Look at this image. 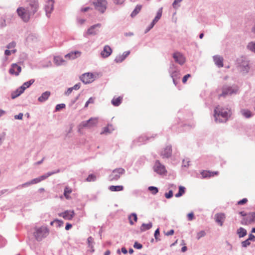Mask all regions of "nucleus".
Wrapping results in <instances>:
<instances>
[{
	"mask_svg": "<svg viewBox=\"0 0 255 255\" xmlns=\"http://www.w3.org/2000/svg\"><path fill=\"white\" fill-rule=\"evenodd\" d=\"M25 8L19 7L16 10L18 16L25 22L29 21L31 17L38 11L39 7L38 0H29Z\"/></svg>",
	"mask_w": 255,
	"mask_h": 255,
	"instance_id": "f257e3e1",
	"label": "nucleus"
},
{
	"mask_svg": "<svg viewBox=\"0 0 255 255\" xmlns=\"http://www.w3.org/2000/svg\"><path fill=\"white\" fill-rule=\"evenodd\" d=\"M232 112L228 108L217 107L214 110V117L217 123L226 122L231 116Z\"/></svg>",
	"mask_w": 255,
	"mask_h": 255,
	"instance_id": "f03ea898",
	"label": "nucleus"
},
{
	"mask_svg": "<svg viewBox=\"0 0 255 255\" xmlns=\"http://www.w3.org/2000/svg\"><path fill=\"white\" fill-rule=\"evenodd\" d=\"M168 72L172 79L174 84L177 86L179 83L181 74L180 69L173 62H171L170 63Z\"/></svg>",
	"mask_w": 255,
	"mask_h": 255,
	"instance_id": "7ed1b4c3",
	"label": "nucleus"
},
{
	"mask_svg": "<svg viewBox=\"0 0 255 255\" xmlns=\"http://www.w3.org/2000/svg\"><path fill=\"white\" fill-rule=\"evenodd\" d=\"M236 65L238 70L243 74H247L249 72L250 66L249 62L245 57H240L237 59Z\"/></svg>",
	"mask_w": 255,
	"mask_h": 255,
	"instance_id": "20e7f679",
	"label": "nucleus"
},
{
	"mask_svg": "<svg viewBox=\"0 0 255 255\" xmlns=\"http://www.w3.org/2000/svg\"><path fill=\"white\" fill-rule=\"evenodd\" d=\"M49 234V230L47 227L42 226L40 227H36L33 233V236L38 242L41 241L46 238Z\"/></svg>",
	"mask_w": 255,
	"mask_h": 255,
	"instance_id": "39448f33",
	"label": "nucleus"
},
{
	"mask_svg": "<svg viewBox=\"0 0 255 255\" xmlns=\"http://www.w3.org/2000/svg\"><path fill=\"white\" fill-rule=\"evenodd\" d=\"M157 135V134H152V135H141L136 140H134V142L138 145L145 144L147 141H151L152 140H153Z\"/></svg>",
	"mask_w": 255,
	"mask_h": 255,
	"instance_id": "423d86ee",
	"label": "nucleus"
},
{
	"mask_svg": "<svg viewBox=\"0 0 255 255\" xmlns=\"http://www.w3.org/2000/svg\"><path fill=\"white\" fill-rule=\"evenodd\" d=\"M238 91V88L236 85L229 86L225 85L222 88V93L220 95V97L226 96L227 95H231L233 94H236Z\"/></svg>",
	"mask_w": 255,
	"mask_h": 255,
	"instance_id": "0eeeda50",
	"label": "nucleus"
},
{
	"mask_svg": "<svg viewBox=\"0 0 255 255\" xmlns=\"http://www.w3.org/2000/svg\"><path fill=\"white\" fill-rule=\"evenodd\" d=\"M125 170L123 168H116L109 175V180L110 181H117L120 178L122 175L125 173Z\"/></svg>",
	"mask_w": 255,
	"mask_h": 255,
	"instance_id": "6e6552de",
	"label": "nucleus"
},
{
	"mask_svg": "<svg viewBox=\"0 0 255 255\" xmlns=\"http://www.w3.org/2000/svg\"><path fill=\"white\" fill-rule=\"evenodd\" d=\"M93 4L95 9L101 13H104L107 8V1L106 0H97L93 2Z\"/></svg>",
	"mask_w": 255,
	"mask_h": 255,
	"instance_id": "1a4fd4ad",
	"label": "nucleus"
},
{
	"mask_svg": "<svg viewBox=\"0 0 255 255\" xmlns=\"http://www.w3.org/2000/svg\"><path fill=\"white\" fill-rule=\"evenodd\" d=\"M153 168L154 171L159 175H163L167 172L165 166L158 160L155 161Z\"/></svg>",
	"mask_w": 255,
	"mask_h": 255,
	"instance_id": "9d476101",
	"label": "nucleus"
},
{
	"mask_svg": "<svg viewBox=\"0 0 255 255\" xmlns=\"http://www.w3.org/2000/svg\"><path fill=\"white\" fill-rule=\"evenodd\" d=\"M80 79L85 84H88L94 81V75L90 72L85 73L80 76Z\"/></svg>",
	"mask_w": 255,
	"mask_h": 255,
	"instance_id": "9b49d317",
	"label": "nucleus"
},
{
	"mask_svg": "<svg viewBox=\"0 0 255 255\" xmlns=\"http://www.w3.org/2000/svg\"><path fill=\"white\" fill-rule=\"evenodd\" d=\"M45 2L44 9L46 16L49 18L54 9V0H45Z\"/></svg>",
	"mask_w": 255,
	"mask_h": 255,
	"instance_id": "f8f14e48",
	"label": "nucleus"
},
{
	"mask_svg": "<svg viewBox=\"0 0 255 255\" xmlns=\"http://www.w3.org/2000/svg\"><path fill=\"white\" fill-rule=\"evenodd\" d=\"M101 27V23H97L92 25L89 28L86 33H84V36L87 37V35H96L99 32V28Z\"/></svg>",
	"mask_w": 255,
	"mask_h": 255,
	"instance_id": "ddd939ff",
	"label": "nucleus"
},
{
	"mask_svg": "<svg viewBox=\"0 0 255 255\" xmlns=\"http://www.w3.org/2000/svg\"><path fill=\"white\" fill-rule=\"evenodd\" d=\"M98 123V119L96 118H91L87 121H83L81 124V126L83 128H91L96 126Z\"/></svg>",
	"mask_w": 255,
	"mask_h": 255,
	"instance_id": "4468645a",
	"label": "nucleus"
},
{
	"mask_svg": "<svg viewBox=\"0 0 255 255\" xmlns=\"http://www.w3.org/2000/svg\"><path fill=\"white\" fill-rule=\"evenodd\" d=\"M253 223H255V212L248 213V217L244 218L241 221V224L248 225Z\"/></svg>",
	"mask_w": 255,
	"mask_h": 255,
	"instance_id": "2eb2a0df",
	"label": "nucleus"
},
{
	"mask_svg": "<svg viewBox=\"0 0 255 255\" xmlns=\"http://www.w3.org/2000/svg\"><path fill=\"white\" fill-rule=\"evenodd\" d=\"M162 12V8H160L157 11L156 15L154 18L153 19L150 25L146 28L145 33L148 32L155 24V23L161 18Z\"/></svg>",
	"mask_w": 255,
	"mask_h": 255,
	"instance_id": "dca6fc26",
	"label": "nucleus"
},
{
	"mask_svg": "<svg viewBox=\"0 0 255 255\" xmlns=\"http://www.w3.org/2000/svg\"><path fill=\"white\" fill-rule=\"evenodd\" d=\"M172 57L174 58L175 61L180 65H183L185 62L186 59L185 57L182 53L179 52H174L173 54Z\"/></svg>",
	"mask_w": 255,
	"mask_h": 255,
	"instance_id": "f3484780",
	"label": "nucleus"
},
{
	"mask_svg": "<svg viewBox=\"0 0 255 255\" xmlns=\"http://www.w3.org/2000/svg\"><path fill=\"white\" fill-rule=\"evenodd\" d=\"M172 152V146L168 145L161 151L160 156L162 158H169L171 156Z\"/></svg>",
	"mask_w": 255,
	"mask_h": 255,
	"instance_id": "a211bd4d",
	"label": "nucleus"
},
{
	"mask_svg": "<svg viewBox=\"0 0 255 255\" xmlns=\"http://www.w3.org/2000/svg\"><path fill=\"white\" fill-rule=\"evenodd\" d=\"M75 215V212L73 210H66L59 214V216L62 217L65 220H71Z\"/></svg>",
	"mask_w": 255,
	"mask_h": 255,
	"instance_id": "6ab92c4d",
	"label": "nucleus"
},
{
	"mask_svg": "<svg viewBox=\"0 0 255 255\" xmlns=\"http://www.w3.org/2000/svg\"><path fill=\"white\" fill-rule=\"evenodd\" d=\"M21 67L16 63H13L11 65V67L9 70V73L10 74L18 76L19 74V73L21 72Z\"/></svg>",
	"mask_w": 255,
	"mask_h": 255,
	"instance_id": "aec40b11",
	"label": "nucleus"
},
{
	"mask_svg": "<svg viewBox=\"0 0 255 255\" xmlns=\"http://www.w3.org/2000/svg\"><path fill=\"white\" fill-rule=\"evenodd\" d=\"M112 53V49L111 47L109 45H105L104 47L103 50L101 52V55L103 58H105L110 56Z\"/></svg>",
	"mask_w": 255,
	"mask_h": 255,
	"instance_id": "412c9836",
	"label": "nucleus"
},
{
	"mask_svg": "<svg viewBox=\"0 0 255 255\" xmlns=\"http://www.w3.org/2000/svg\"><path fill=\"white\" fill-rule=\"evenodd\" d=\"M130 51H125L122 55L120 54L116 56L114 61L116 63L122 62L130 54Z\"/></svg>",
	"mask_w": 255,
	"mask_h": 255,
	"instance_id": "4be33fe9",
	"label": "nucleus"
},
{
	"mask_svg": "<svg viewBox=\"0 0 255 255\" xmlns=\"http://www.w3.org/2000/svg\"><path fill=\"white\" fill-rule=\"evenodd\" d=\"M81 52L79 51H71L65 55V58L70 60L75 59L81 55Z\"/></svg>",
	"mask_w": 255,
	"mask_h": 255,
	"instance_id": "5701e85b",
	"label": "nucleus"
},
{
	"mask_svg": "<svg viewBox=\"0 0 255 255\" xmlns=\"http://www.w3.org/2000/svg\"><path fill=\"white\" fill-rule=\"evenodd\" d=\"M213 60L215 64L218 67H223V58L219 55H215L213 56Z\"/></svg>",
	"mask_w": 255,
	"mask_h": 255,
	"instance_id": "b1692460",
	"label": "nucleus"
},
{
	"mask_svg": "<svg viewBox=\"0 0 255 255\" xmlns=\"http://www.w3.org/2000/svg\"><path fill=\"white\" fill-rule=\"evenodd\" d=\"M215 221L220 226H222L223 224V220L225 218V215L224 213H217L215 216Z\"/></svg>",
	"mask_w": 255,
	"mask_h": 255,
	"instance_id": "393cba45",
	"label": "nucleus"
},
{
	"mask_svg": "<svg viewBox=\"0 0 255 255\" xmlns=\"http://www.w3.org/2000/svg\"><path fill=\"white\" fill-rule=\"evenodd\" d=\"M51 93L50 91H45L38 98V101L39 102L43 103L45 102L50 97Z\"/></svg>",
	"mask_w": 255,
	"mask_h": 255,
	"instance_id": "a878e982",
	"label": "nucleus"
},
{
	"mask_svg": "<svg viewBox=\"0 0 255 255\" xmlns=\"http://www.w3.org/2000/svg\"><path fill=\"white\" fill-rule=\"evenodd\" d=\"M35 81L33 79H30V80L24 82L20 87V90L22 92H24V90L29 88Z\"/></svg>",
	"mask_w": 255,
	"mask_h": 255,
	"instance_id": "bb28decb",
	"label": "nucleus"
},
{
	"mask_svg": "<svg viewBox=\"0 0 255 255\" xmlns=\"http://www.w3.org/2000/svg\"><path fill=\"white\" fill-rule=\"evenodd\" d=\"M123 100V97L121 96H119L117 98L114 97V98L111 101V103L112 105L115 107H118L121 105L122 103Z\"/></svg>",
	"mask_w": 255,
	"mask_h": 255,
	"instance_id": "cd10ccee",
	"label": "nucleus"
},
{
	"mask_svg": "<svg viewBox=\"0 0 255 255\" xmlns=\"http://www.w3.org/2000/svg\"><path fill=\"white\" fill-rule=\"evenodd\" d=\"M237 234L239 238H242L247 235V231L245 228L240 227L237 230Z\"/></svg>",
	"mask_w": 255,
	"mask_h": 255,
	"instance_id": "c85d7f7f",
	"label": "nucleus"
},
{
	"mask_svg": "<svg viewBox=\"0 0 255 255\" xmlns=\"http://www.w3.org/2000/svg\"><path fill=\"white\" fill-rule=\"evenodd\" d=\"M241 114L246 118H250L253 116L252 112L248 109H242L241 110Z\"/></svg>",
	"mask_w": 255,
	"mask_h": 255,
	"instance_id": "c756f323",
	"label": "nucleus"
},
{
	"mask_svg": "<svg viewBox=\"0 0 255 255\" xmlns=\"http://www.w3.org/2000/svg\"><path fill=\"white\" fill-rule=\"evenodd\" d=\"M109 189L112 192L121 191L124 190L122 185H111L109 187Z\"/></svg>",
	"mask_w": 255,
	"mask_h": 255,
	"instance_id": "7c9ffc66",
	"label": "nucleus"
},
{
	"mask_svg": "<svg viewBox=\"0 0 255 255\" xmlns=\"http://www.w3.org/2000/svg\"><path fill=\"white\" fill-rule=\"evenodd\" d=\"M152 227V224L151 222L148 224L143 223L140 226V230L141 232H143L150 229Z\"/></svg>",
	"mask_w": 255,
	"mask_h": 255,
	"instance_id": "2f4dec72",
	"label": "nucleus"
},
{
	"mask_svg": "<svg viewBox=\"0 0 255 255\" xmlns=\"http://www.w3.org/2000/svg\"><path fill=\"white\" fill-rule=\"evenodd\" d=\"M54 62L57 66L61 65L65 62L62 57L57 56L54 57Z\"/></svg>",
	"mask_w": 255,
	"mask_h": 255,
	"instance_id": "473e14b6",
	"label": "nucleus"
},
{
	"mask_svg": "<svg viewBox=\"0 0 255 255\" xmlns=\"http://www.w3.org/2000/svg\"><path fill=\"white\" fill-rule=\"evenodd\" d=\"M132 218H133V220H134V222L137 221V215L136 214V213H132L131 214H130L128 216L129 222L131 225H133L134 224V222H133V221L132 220Z\"/></svg>",
	"mask_w": 255,
	"mask_h": 255,
	"instance_id": "72a5a7b5",
	"label": "nucleus"
},
{
	"mask_svg": "<svg viewBox=\"0 0 255 255\" xmlns=\"http://www.w3.org/2000/svg\"><path fill=\"white\" fill-rule=\"evenodd\" d=\"M185 192V188L183 186H180L179 187V190L178 193L175 194V197L179 198L182 196Z\"/></svg>",
	"mask_w": 255,
	"mask_h": 255,
	"instance_id": "f704fd0d",
	"label": "nucleus"
},
{
	"mask_svg": "<svg viewBox=\"0 0 255 255\" xmlns=\"http://www.w3.org/2000/svg\"><path fill=\"white\" fill-rule=\"evenodd\" d=\"M23 92L21 91L20 87H19L16 91L11 93V98L12 99L16 98L20 96Z\"/></svg>",
	"mask_w": 255,
	"mask_h": 255,
	"instance_id": "c9c22d12",
	"label": "nucleus"
},
{
	"mask_svg": "<svg viewBox=\"0 0 255 255\" xmlns=\"http://www.w3.org/2000/svg\"><path fill=\"white\" fill-rule=\"evenodd\" d=\"M202 178H208L212 177V173L210 171L203 170L201 172Z\"/></svg>",
	"mask_w": 255,
	"mask_h": 255,
	"instance_id": "e433bc0d",
	"label": "nucleus"
},
{
	"mask_svg": "<svg viewBox=\"0 0 255 255\" xmlns=\"http://www.w3.org/2000/svg\"><path fill=\"white\" fill-rule=\"evenodd\" d=\"M141 8V5H137L131 12L130 16L132 17H134L140 11Z\"/></svg>",
	"mask_w": 255,
	"mask_h": 255,
	"instance_id": "4c0bfd02",
	"label": "nucleus"
},
{
	"mask_svg": "<svg viewBox=\"0 0 255 255\" xmlns=\"http://www.w3.org/2000/svg\"><path fill=\"white\" fill-rule=\"evenodd\" d=\"M148 190L153 195H156L158 192V188L155 186L148 187Z\"/></svg>",
	"mask_w": 255,
	"mask_h": 255,
	"instance_id": "58836bf2",
	"label": "nucleus"
},
{
	"mask_svg": "<svg viewBox=\"0 0 255 255\" xmlns=\"http://www.w3.org/2000/svg\"><path fill=\"white\" fill-rule=\"evenodd\" d=\"M183 0H174L172 4L173 7L175 9H178L180 6L179 3H180Z\"/></svg>",
	"mask_w": 255,
	"mask_h": 255,
	"instance_id": "ea45409f",
	"label": "nucleus"
},
{
	"mask_svg": "<svg viewBox=\"0 0 255 255\" xmlns=\"http://www.w3.org/2000/svg\"><path fill=\"white\" fill-rule=\"evenodd\" d=\"M72 192V190L69 187L66 186L65 187L64 190V195L66 199L69 198L68 194H70Z\"/></svg>",
	"mask_w": 255,
	"mask_h": 255,
	"instance_id": "a19ab883",
	"label": "nucleus"
},
{
	"mask_svg": "<svg viewBox=\"0 0 255 255\" xmlns=\"http://www.w3.org/2000/svg\"><path fill=\"white\" fill-rule=\"evenodd\" d=\"M247 47L249 50L255 53V42H250Z\"/></svg>",
	"mask_w": 255,
	"mask_h": 255,
	"instance_id": "79ce46f5",
	"label": "nucleus"
},
{
	"mask_svg": "<svg viewBox=\"0 0 255 255\" xmlns=\"http://www.w3.org/2000/svg\"><path fill=\"white\" fill-rule=\"evenodd\" d=\"M96 179V176L93 174H91L89 175V176L86 178V181L88 182H92L95 181Z\"/></svg>",
	"mask_w": 255,
	"mask_h": 255,
	"instance_id": "37998d69",
	"label": "nucleus"
},
{
	"mask_svg": "<svg viewBox=\"0 0 255 255\" xmlns=\"http://www.w3.org/2000/svg\"><path fill=\"white\" fill-rule=\"evenodd\" d=\"M31 185H32V183H31V180H30L29 181L26 182H25L24 183H23V184H22L21 185H18L17 187V189H20V188H24V187H28V186H30Z\"/></svg>",
	"mask_w": 255,
	"mask_h": 255,
	"instance_id": "c03bdc74",
	"label": "nucleus"
},
{
	"mask_svg": "<svg viewBox=\"0 0 255 255\" xmlns=\"http://www.w3.org/2000/svg\"><path fill=\"white\" fill-rule=\"evenodd\" d=\"M159 235H160L159 229L157 228L155 231V232H154V238H155V240H156V242H158V241H159L160 240V239L158 238V236H159Z\"/></svg>",
	"mask_w": 255,
	"mask_h": 255,
	"instance_id": "a18cd8bd",
	"label": "nucleus"
},
{
	"mask_svg": "<svg viewBox=\"0 0 255 255\" xmlns=\"http://www.w3.org/2000/svg\"><path fill=\"white\" fill-rule=\"evenodd\" d=\"M251 245V242L248 239L242 242L241 245L243 248H247Z\"/></svg>",
	"mask_w": 255,
	"mask_h": 255,
	"instance_id": "49530a36",
	"label": "nucleus"
},
{
	"mask_svg": "<svg viewBox=\"0 0 255 255\" xmlns=\"http://www.w3.org/2000/svg\"><path fill=\"white\" fill-rule=\"evenodd\" d=\"M66 107L64 104H57L55 107V111H59L60 110L65 108Z\"/></svg>",
	"mask_w": 255,
	"mask_h": 255,
	"instance_id": "de8ad7c7",
	"label": "nucleus"
},
{
	"mask_svg": "<svg viewBox=\"0 0 255 255\" xmlns=\"http://www.w3.org/2000/svg\"><path fill=\"white\" fill-rule=\"evenodd\" d=\"M143 247V246L140 243H139L137 242H135L133 244V248L138 250L141 249Z\"/></svg>",
	"mask_w": 255,
	"mask_h": 255,
	"instance_id": "09e8293b",
	"label": "nucleus"
},
{
	"mask_svg": "<svg viewBox=\"0 0 255 255\" xmlns=\"http://www.w3.org/2000/svg\"><path fill=\"white\" fill-rule=\"evenodd\" d=\"M50 176V174H49L48 172L38 177L40 180V182L46 179L47 178H48V177Z\"/></svg>",
	"mask_w": 255,
	"mask_h": 255,
	"instance_id": "8fccbe9b",
	"label": "nucleus"
},
{
	"mask_svg": "<svg viewBox=\"0 0 255 255\" xmlns=\"http://www.w3.org/2000/svg\"><path fill=\"white\" fill-rule=\"evenodd\" d=\"M206 235V233L204 231H201L200 232H198L197 235V239L198 240H199L202 237H204Z\"/></svg>",
	"mask_w": 255,
	"mask_h": 255,
	"instance_id": "3c124183",
	"label": "nucleus"
},
{
	"mask_svg": "<svg viewBox=\"0 0 255 255\" xmlns=\"http://www.w3.org/2000/svg\"><path fill=\"white\" fill-rule=\"evenodd\" d=\"M95 98L93 97L90 98L86 102L84 108L88 107L89 104H93L94 103Z\"/></svg>",
	"mask_w": 255,
	"mask_h": 255,
	"instance_id": "603ef678",
	"label": "nucleus"
},
{
	"mask_svg": "<svg viewBox=\"0 0 255 255\" xmlns=\"http://www.w3.org/2000/svg\"><path fill=\"white\" fill-rule=\"evenodd\" d=\"M64 222L61 221L58 219H55V226L56 227H60L63 226Z\"/></svg>",
	"mask_w": 255,
	"mask_h": 255,
	"instance_id": "864d4df0",
	"label": "nucleus"
},
{
	"mask_svg": "<svg viewBox=\"0 0 255 255\" xmlns=\"http://www.w3.org/2000/svg\"><path fill=\"white\" fill-rule=\"evenodd\" d=\"M164 195L167 199H170L173 196V191L170 190L168 192L165 193Z\"/></svg>",
	"mask_w": 255,
	"mask_h": 255,
	"instance_id": "5fc2aeb1",
	"label": "nucleus"
},
{
	"mask_svg": "<svg viewBox=\"0 0 255 255\" xmlns=\"http://www.w3.org/2000/svg\"><path fill=\"white\" fill-rule=\"evenodd\" d=\"M16 46V43L14 41H12L11 42H10L8 45L6 46V48L7 49H11L12 48H14Z\"/></svg>",
	"mask_w": 255,
	"mask_h": 255,
	"instance_id": "6e6d98bb",
	"label": "nucleus"
},
{
	"mask_svg": "<svg viewBox=\"0 0 255 255\" xmlns=\"http://www.w3.org/2000/svg\"><path fill=\"white\" fill-rule=\"evenodd\" d=\"M113 2L116 5L123 4L126 0H112Z\"/></svg>",
	"mask_w": 255,
	"mask_h": 255,
	"instance_id": "4d7b16f0",
	"label": "nucleus"
},
{
	"mask_svg": "<svg viewBox=\"0 0 255 255\" xmlns=\"http://www.w3.org/2000/svg\"><path fill=\"white\" fill-rule=\"evenodd\" d=\"M0 26L1 27H3L6 26L5 20L3 17H1L0 19Z\"/></svg>",
	"mask_w": 255,
	"mask_h": 255,
	"instance_id": "13d9d810",
	"label": "nucleus"
},
{
	"mask_svg": "<svg viewBox=\"0 0 255 255\" xmlns=\"http://www.w3.org/2000/svg\"><path fill=\"white\" fill-rule=\"evenodd\" d=\"M191 77V75L190 74L185 75L182 78V82L183 83H185L187 82L188 79Z\"/></svg>",
	"mask_w": 255,
	"mask_h": 255,
	"instance_id": "bf43d9fd",
	"label": "nucleus"
},
{
	"mask_svg": "<svg viewBox=\"0 0 255 255\" xmlns=\"http://www.w3.org/2000/svg\"><path fill=\"white\" fill-rule=\"evenodd\" d=\"M111 131L110 130L108 127H104L103 128L102 132L101 133V134H105V133H111Z\"/></svg>",
	"mask_w": 255,
	"mask_h": 255,
	"instance_id": "052dcab7",
	"label": "nucleus"
},
{
	"mask_svg": "<svg viewBox=\"0 0 255 255\" xmlns=\"http://www.w3.org/2000/svg\"><path fill=\"white\" fill-rule=\"evenodd\" d=\"M248 202V199L247 198H243V199L239 201L238 202V205H244L246 204Z\"/></svg>",
	"mask_w": 255,
	"mask_h": 255,
	"instance_id": "680f3d73",
	"label": "nucleus"
},
{
	"mask_svg": "<svg viewBox=\"0 0 255 255\" xmlns=\"http://www.w3.org/2000/svg\"><path fill=\"white\" fill-rule=\"evenodd\" d=\"M31 182L32 183V185L35 184L40 182V180L39 177H37V178L32 179L31 180Z\"/></svg>",
	"mask_w": 255,
	"mask_h": 255,
	"instance_id": "e2e57ef3",
	"label": "nucleus"
},
{
	"mask_svg": "<svg viewBox=\"0 0 255 255\" xmlns=\"http://www.w3.org/2000/svg\"><path fill=\"white\" fill-rule=\"evenodd\" d=\"M248 240L250 241L255 242V236L253 234H250L249 235Z\"/></svg>",
	"mask_w": 255,
	"mask_h": 255,
	"instance_id": "0e129e2a",
	"label": "nucleus"
},
{
	"mask_svg": "<svg viewBox=\"0 0 255 255\" xmlns=\"http://www.w3.org/2000/svg\"><path fill=\"white\" fill-rule=\"evenodd\" d=\"M80 87H81V83H77L76 84H75L73 87H72L71 88H72L73 90H77L80 89Z\"/></svg>",
	"mask_w": 255,
	"mask_h": 255,
	"instance_id": "69168bd1",
	"label": "nucleus"
},
{
	"mask_svg": "<svg viewBox=\"0 0 255 255\" xmlns=\"http://www.w3.org/2000/svg\"><path fill=\"white\" fill-rule=\"evenodd\" d=\"M194 214L192 212L188 214V215H187L188 220L189 221L193 220L194 219Z\"/></svg>",
	"mask_w": 255,
	"mask_h": 255,
	"instance_id": "338daca9",
	"label": "nucleus"
},
{
	"mask_svg": "<svg viewBox=\"0 0 255 255\" xmlns=\"http://www.w3.org/2000/svg\"><path fill=\"white\" fill-rule=\"evenodd\" d=\"M23 118V114L22 113H19L18 115L14 116V119L16 120H22Z\"/></svg>",
	"mask_w": 255,
	"mask_h": 255,
	"instance_id": "774afa93",
	"label": "nucleus"
}]
</instances>
